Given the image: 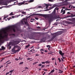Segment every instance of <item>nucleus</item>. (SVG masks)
<instances>
[{
  "label": "nucleus",
  "mask_w": 75,
  "mask_h": 75,
  "mask_svg": "<svg viewBox=\"0 0 75 75\" xmlns=\"http://www.w3.org/2000/svg\"><path fill=\"white\" fill-rule=\"evenodd\" d=\"M20 43V42L18 41H14V40H12V42H10L9 43L8 47H9V49H11V46L10 45L14 46L16 45H17Z\"/></svg>",
  "instance_id": "obj_1"
},
{
  "label": "nucleus",
  "mask_w": 75,
  "mask_h": 75,
  "mask_svg": "<svg viewBox=\"0 0 75 75\" xmlns=\"http://www.w3.org/2000/svg\"><path fill=\"white\" fill-rule=\"evenodd\" d=\"M10 28V27H7L2 30V31H3V33L4 35V37H7V32L9 31V30Z\"/></svg>",
  "instance_id": "obj_2"
},
{
  "label": "nucleus",
  "mask_w": 75,
  "mask_h": 75,
  "mask_svg": "<svg viewBox=\"0 0 75 75\" xmlns=\"http://www.w3.org/2000/svg\"><path fill=\"white\" fill-rule=\"evenodd\" d=\"M56 10V9L55 8L53 12H52V14H51L50 15L49 17V22H51L52 19H54V16H53V15H55V12L56 11H55Z\"/></svg>",
  "instance_id": "obj_3"
},
{
  "label": "nucleus",
  "mask_w": 75,
  "mask_h": 75,
  "mask_svg": "<svg viewBox=\"0 0 75 75\" xmlns=\"http://www.w3.org/2000/svg\"><path fill=\"white\" fill-rule=\"evenodd\" d=\"M35 16H42V17H45V18H47V17H49L48 19H49V17L50 16H48L46 14H40L38 13H35L34 14ZM49 21V20L48 19Z\"/></svg>",
  "instance_id": "obj_4"
},
{
  "label": "nucleus",
  "mask_w": 75,
  "mask_h": 75,
  "mask_svg": "<svg viewBox=\"0 0 75 75\" xmlns=\"http://www.w3.org/2000/svg\"><path fill=\"white\" fill-rule=\"evenodd\" d=\"M27 20L25 19H23L21 21V23H22V24H24V23L25 24H26V25H28V23H27Z\"/></svg>",
  "instance_id": "obj_5"
},
{
  "label": "nucleus",
  "mask_w": 75,
  "mask_h": 75,
  "mask_svg": "<svg viewBox=\"0 0 75 75\" xmlns=\"http://www.w3.org/2000/svg\"><path fill=\"white\" fill-rule=\"evenodd\" d=\"M52 35L55 38L56 37L58 36L59 35H61V33L60 32H58L56 33H55L54 34H52Z\"/></svg>",
  "instance_id": "obj_6"
},
{
  "label": "nucleus",
  "mask_w": 75,
  "mask_h": 75,
  "mask_svg": "<svg viewBox=\"0 0 75 75\" xmlns=\"http://www.w3.org/2000/svg\"><path fill=\"white\" fill-rule=\"evenodd\" d=\"M8 27H10V28L9 29V31H10V30H11V29H12L13 32H16V30L15 29V26H8Z\"/></svg>",
  "instance_id": "obj_7"
},
{
  "label": "nucleus",
  "mask_w": 75,
  "mask_h": 75,
  "mask_svg": "<svg viewBox=\"0 0 75 75\" xmlns=\"http://www.w3.org/2000/svg\"><path fill=\"white\" fill-rule=\"evenodd\" d=\"M17 48H18V50H20V47L17 45L14 46L13 49H16Z\"/></svg>",
  "instance_id": "obj_8"
},
{
  "label": "nucleus",
  "mask_w": 75,
  "mask_h": 75,
  "mask_svg": "<svg viewBox=\"0 0 75 75\" xmlns=\"http://www.w3.org/2000/svg\"><path fill=\"white\" fill-rule=\"evenodd\" d=\"M0 41L1 42H2V41H3V39H4V36H2L1 35V34H0Z\"/></svg>",
  "instance_id": "obj_9"
},
{
  "label": "nucleus",
  "mask_w": 75,
  "mask_h": 75,
  "mask_svg": "<svg viewBox=\"0 0 75 75\" xmlns=\"http://www.w3.org/2000/svg\"><path fill=\"white\" fill-rule=\"evenodd\" d=\"M12 52H14V54H15L16 52H18V51H20V50H15V49H14L13 48V49H12Z\"/></svg>",
  "instance_id": "obj_10"
},
{
  "label": "nucleus",
  "mask_w": 75,
  "mask_h": 75,
  "mask_svg": "<svg viewBox=\"0 0 75 75\" xmlns=\"http://www.w3.org/2000/svg\"><path fill=\"white\" fill-rule=\"evenodd\" d=\"M59 53L60 55H61V56H64V53L62 52L61 50H59Z\"/></svg>",
  "instance_id": "obj_11"
},
{
  "label": "nucleus",
  "mask_w": 75,
  "mask_h": 75,
  "mask_svg": "<svg viewBox=\"0 0 75 75\" xmlns=\"http://www.w3.org/2000/svg\"><path fill=\"white\" fill-rule=\"evenodd\" d=\"M25 2H26V1H23L22 2L19 3L18 4V6H21V5H22V4H24V3H25Z\"/></svg>",
  "instance_id": "obj_12"
},
{
  "label": "nucleus",
  "mask_w": 75,
  "mask_h": 75,
  "mask_svg": "<svg viewBox=\"0 0 75 75\" xmlns=\"http://www.w3.org/2000/svg\"><path fill=\"white\" fill-rule=\"evenodd\" d=\"M54 7H55V6H51L50 7V8L49 9H47V10H51V9H52V8H54Z\"/></svg>",
  "instance_id": "obj_13"
},
{
  "label": "nucleus",
  "mask_w": 75,
  "mask_h": 75,
  "mask_svg": "<svg viewBox=\"0 0 75 75\" xmlns=\"http://www.w3.org/2000/svg\"><path fill=\"white\" fill-rule=\"evenodd\" d=\"M46 47L48 48V47H49L48 48V50H49V51H50V48H51V46H50V45H46Z\"/></svg>",
  "instance_id": "obj_14"
},
{
  "label": "nucleus",
  "mask_w": 75,
  "mask_h": 75,
  "mask_svg": "<svg viewBox=\"0 0 75 75\" xmlns=\"http://www.w3.org/2000/svg\"><path fill=\"white\" fill-rule=\"evenodd\" d=\"M20 12H21L22 14H25H25H26V12H24V11H20Z\"/></svg>",
  "instance_id": "obj_15"
},
{
  "label": "nucleus",
  "mask_w": 75,
  "mask_h": 75,
  "mask_svg": "<svg viewBox=\"0 0 75 75\" xmlns=\"http://www.w3.org/2000/svg\"><path fill=\"white\" fill-rule=\"evenodd\" d=\"M55 37H54V36H53L52 38L50 39V40L51 41H52V40H54V38H55Z\"/></svg>",
  "instance_id": "obj_16"
},
{
  "label": "nucleus",
  "mask_w": 75,
  "mask_h": 75,
  "mask_svg": "<svg viewBox=\"0 0 75 75\" xmlns=\"http://www.w3.org/2000/svg\"><path fill=\"white\" fill-rule=\"evenodd\" d=\"M30 44H28V45L25 46V48L26 49V48H28V47H29L30 46Z\"/></svg>",
  "instance_id": "obj_17"
},
{
  "label": "nucleus",
  "mask_w": 75,
  "mask_h": 75,
  "mask_svg": "<svg viewBox=\"0 0 75 75\" xmlns=\"http://www.w3.org/2000/svg\"><path fill=\"white\" fill-rule=\"evenodd\" d=\"M11 62H10V63H7V64H6V66L5 67H8V66H9V64H11Z\"/></svg>",
  "instance_id": "obj_18"
},
{
  "label": "nucleus",
  "mask_w": 75,
  "mask_h": 75,
  "mask_svg": "<svg viewBox=\"0 0 75 75\" xmlns=\"http://www.w3.org/2000/svg\"><path fill=\"white\" fill-rule=\"evenodd\" d=\"M46 64H50V62L48 61H46L45 62Z\"/></svg>",
  "instance_id": "obj_19"
},
{
  "label": "nucleus",
  "mask_w": 75,
  "mask_h": 75,
  "mask_svg": "<svg viewBox=\"0 0 75 75\" xmlns=\"http://www.w3.org/2000/svg\"><path fill=\"white\" fill-rule=\"evenodd\" d=\"M1 48L2 50H5V49H6L5 47H4V46H2Z\"/></svg>",
  "instance_id": "obj_20"
},
{
  "label": "nucleus",
  "mask_w": 75,
  "mask_h": 75,
  "mask_svg": "<svg viewBox=\"0 0 75 75\" xmlns=\"http://www.w3.org/2000/svg\"><path fill=\"white\" fill-rule=\"evenodd\" d=\"M59 71H60L59 72V73H60V74H61V73H62V72H63V71H62V70H59Z\"/></svg>",
  "instance_id": "obj_21"
},
{
  "label": "nucleus",
  "mask_w": 75,
  "mask_h": 75,
  "mask_svg": "<svg viewBox=\"0 0 75 75\" xmlns=\"http://www.w3.org/2000/svg\"><path fill=\"white\" fill-rule=\"evenodd\" d=\"M24 62H21L20 63H19V65H21L22 64H23Z\"/></svg>",
  "instance_id": "obj_22"
},
{
  "label": "nucleus",
  "mask_w": 75,
  "mask_h": 75,
  "mask_svg": "<svg viewBox=\"0 0 75 75\" xmlns=\"http://www.w3.org/2000/svg\"><path fill=\"white\" fill-rule=\"evenodd\" d=\"M14 69H13V70H11L9 71V72H10V73H11L12 74V73L14 71Z\"/></svg>",
  "instance_id": "obj_23"
},
{
  "label": "nucleus",
  "mask_w": 75,
  "mask_h": 75,
  "mask_svg": "<svg viewBox=\"0 0 75 75\" xmlns=\"http://www.w3.org/2000/svg\"><path fill=\"white\" fill-rule=\"evenodd\" d=\"M68 3H67L64 4H63V5L64 6H67V5H68Z\"/></svg>",
  "instance_id": "obj_24"
},
{
  "label": "nucleus",
  "mask_w": 75,
  "mask_h": 75,
  "mask_svg": "<svg viewBox=\"0 0 75 75\" xmlns=\"http://www.w3.org/2000/svg\"><path fill=\"white\" fill-rule=\"evenodd\" d=\"M54 71H55V70L54 69L53 70H52L50 72H51V73H52V72H54Z\"/></svg>",
  "instance_id": "obj_25"
},
{
  "label": "nucleus",
  "mask_w": 75,
  "mask_h": 75,
  "mask_svg": "<svg viewBox=\"0 0 75 75\" xmlns=\"http://www.w3.org/2000/svg\"><path fill=\"white\" fill-rule=\"evenodd\" d=\"M13 12H11L10 14L9 15L10 16H13Z\"/></svg>",
  "instance_id": "obj_26"
},
{
  "label": "nucleus",
  "mask_w": 75,
  "mask_h": 75,
  "mask_svg": "<svg viewBox=\"0 0 75 75\" xmlns=\"http://www.w3.org/2000/svg\"><path fill=\"white\" fill-rule=\"evenodd\" d=\"M65 13V10H64L63 11V13H62V14H64Z\"/></svg>",
  "instance_id": "obj_27"
},
{
  "label": "nucleus",
  "mask_w": 75,
  "mask_h": 75,
  "mask_svg": "<svg viewBox=\"0 0 75 75\" xmlns=\"http://www.w3.org/2000/svg\"><path fill=\"white\" fill-rule=\"evenodd\" d=\"M58 60H59V62H61V59H60V58H58Z\"/></svg>",
  "instance_id": "obj_28"
},
{
  "label": "nucleus",
  "mask_w": 75,
  "mask_h": 75,
  "mask_svg": "<svg viewBox=\"0 0 75 75\" xmlns=\"http://www.w3.org/2000/svg\"><path fill=\"white\" fill-rule=\"evenodd\" d=\"M11 35H13L14 36H16V35L14 34H11Z\"/></svg>",
  "instance_id": "obj_29"
},
{
  "label": "nucleus",
  "mask_w": 75,
  "mask_h": 75,
  "mask_svg": "<svg viewBox=\"0 0 75 75\" xmlns=\"http://www.w3.org/2000/svg\"><path fill=\"white\" fill-rule=\"evenodd\" d=\"M44 67H45V66L44 65H42V66H41V68H44Z\"/></svg>",
  "instance_id": "obj_30"
},
{
  "label": "nucleus",
  "mask_w": 75,
  "mask_h": 75,
  "mask_svg": "<svg viewBox=\"0 0 75 75\" xmlns=\"http://www.w3.org/2000/svg\"><path fill=\"white\" fill-rule=\"evenodd\" d=\"M68 0H65L64 1V3H68V2H67V1H68Z\"/></svg>",
  "instance_id": "obj_31"
},
{
  "label": "nucleus",
  "mask_w": 75,
  "mask_h": 75,
  "mask_svg": "<svg viewBox=\"0 0 75 75\" xmlns=\"http://www.w3.org/2000/svg\"><path fill=\"white\" fill-rule=\"evenodd\" d=\"M45 62H41V64H45Z\"/></svg>",
  "instance_id": "obj_32"
},
{
  "label": "nucleus",
  "mask_w": 75,
  "mask_h": 75,
  "mask_svg": "<svg viewBox=\"0 0 75 75\" xmlns=\"http://www.w3.org/2000/svg\"><path fill=\"white\" fill-rule=\"evenodd\" d=\"M7 17H8V16H6L4 17V19H5V18H7Z\"/></svg>",
  "instance_id": "obj_33"
},
{
  "label": "nucleus",
  "mask_w": 75,
  "mask_h": 75,
  "mask_svg": "<svg viewBox=\"0 0 75 75\" xmlns=\"http://www.w3.org/2000/svg\"><path fill=\"white\" fill-rule=\"evenodd\" d=\"M69 24H72V22H69Z\"/></svg>",
  "instance_id": "obj_34"
},
{
  "label": "nucleus",
  "mask_w": 75,
  "mask_h": 75,
  "mask_svg": "<svg viewBox=\"0 0 75 75\" xmlns=\"http://www.w3.org/2000/svg\"><path fill=\"white\" fill-rule=\"evenodd\" d=\"M35 19L36 20H38V17H35Z\"/></svg>",
  "instance_id": "obj_35"
},
{
  "label": "nucleus",
  "mask_w": 75,
  "mask_h": 75,
  "mask_svg": "<svg viewBox=\"0 0 75 75\" xmlns=\"http://www.w3.org/2000/svg\"><path fill=\"white\" fill-rule=\"evenodd\" d=\"M30 2H33L34 1V0H30Z\"/></svg>",
  "instance_id": "obj_36"
},
{
  "label": "nucleus",
  "mask_w": 75,
  "mask_h": 75,
  "mask_svg": "<svg viewBox=\"0 0 75 75\" xmlns=\"http://www.w3.org/2000/svg\"><path fill=\"white\" fill-rule=\"evenodd\" d=\"M10 74V72H8L6 73V74L5 75H7L8 74Z\"/></svg>",
  "instance_id": "obj_37"
},
{
  "label": "nucleus",
  "mask_w": 75,
  "mask_h": 75,
  "mask_svg": "<svg viewBox=\"0 0 75 75\" xmlns=\"http://www.w3.org/2000/svg\"><path fill=\"white\" fill-rule=\"evenodd\" d=\"M15 59L16 61H18V60H19L18 59H17V58H15Z\"/></svg>",
  "instance_id": "obj_38"
},
{
  "label": "nucleus",
  "mask_w": 75,
  "mask_h": 75,
  "mask_svg": "<svg viewBox=\"0 0 75 75\" xmlns=\"http://www.w3.org/2000/svg\"><path fill=\"white\" fill-rule=\"evenodd\" d=\"M38 66L40 67H41V66H42V64H40L38 65Z\"/></svg>",
  "instance_id": "obj_39"
},
{
  "label": "nucleus",
  "mask_w": 75,
  "mask_h": 75,
  "mask_svg": "<svg viewBox=\"0 0 75 75\" xmlns=\"http://www.w3.org/2000/svg\"><path fill=\"white\" fill-rule=\"evenodd\" d=\"M48 5H46V8H48Z\"/></svg>",
  "instance_id": "obj_40"
},
{
  "label": "nucleus",
  "mask_w": 75,
  "mask_h": 75,
  "mask_svg": "<svg viewBox=\"0 0 75 75\" xmlns=\"http://www.w3.org/2000/svg\"><path fill=\"white\" fill-rule=\"evenodd\" d=\"M43 70H44V71H47V70L46 69H43Z\"/></svg>",
  "instance_id": "obj_41"
},
{
  "label": "nucleus",
  "mask_w": 75,
  "mask_h": 75,
  "mask_svg": "<svg viewBox=\"0 0 75 75\" xmlns=\"http://www.w3.org/2000/svg\"><path fill=\"white\" fill-rule=\"evenodd\" d=\"M40 51H44V49H42L40 50Z\"/></svg>",
  "instance_id": "obj_42"
},
{
  "label": "nucleus",
  "mask_w": 75,
  "mask_h": 75,
  "mask_svg": "<svg viewBox=\"0 0 75 75\" xmlns=\"http://www.w3.org/2000/svg\"><path fill=\"white\" fill-rule=\"evenodd\" d=\"M27 59L28 60H30V59H31V58H28V59Z\"/></svg>",
  "instance_id": "obj_43"
},
{
  "label": "nucleus",
  "mask_w": 75,
  "mask_h": 75,
  "mask_svg": "<svg viewBox=\"0 0 75 75\" xmlns=\"http://www.w3.org/2000/svg\"><path fill=\"white\" fill-rule=\"evenodd\" d=\"M19 59H20L21 60V59H23V58H21V57H19Z\"/></svg>",
  "instance_id": "obj_44"
},
{
  "label": "nucleus",
  "mask_w": 75,
  "mask_h": 75,
  "mask_svg": "<svg viewBox=\"0 0 75 75\" xmlns=\"http://www.w3.org/2000/svg\"><path fill=\"white\" fill-rule=\"evenodd\" d=\"M51 52V53H49L48 54H52V53H53V52Z\"/></svg>",
  "instance_id": "obj_45"
},
{
  "label": "nucleus",
  "mask_w": 75,
  "mask_h": 75,
  "mask_svg": "<svg viewBox=\"0 0 75 75\" xmlns=\"http://www.w3.org/2000/svg\"><path fill=\"white\" fill-rule=\"evenodd\" d=\"M38 8H41V6H39L38 7Z\"/></svg>",
  "instance_id": "obj_46"
},
{
  "label": "nucleus",
  "mask_w": 75,
  "mask_h": 75,
  "mask_svg": "<svg viewBox=\"0 0 75 75\" xmlns=\"http://www.w3.org/2000/svg\"><path fill=\"white\" fill-rule=\"evenodd\" d=\"M44 52H47L48 51H47V50H46L45 51H44Z\"/></svg>",
  "instance_id": "obj_47"
},
{
  "label": "nucleus",
  "mask_w": 75,
  "mask_h": 75,
  "mask_svg": "<svg viewBox=\"0 0 75 75\" xmlns=\"http://www.w3.org/2000/svg\"><path fill=\"white\" fill-rule=\"evenodd\" d=\"M35 20V19H33V18H31V19H30V20Z\"/></svg>",
  "instance_id": "obj_48"
},
{
  "label": "nucleus",
  "mask_w": 75,
  "mask_h": 75,
  "mask_svg": "<svg viewBox=\"0 0 75 75\" xmlns=\"http://www.w3.org/2000/svg\"><path fill=\"white\" fill-rule=\"evenodd\" d=\"M72 17H75V15H73L72 16Z\"/></svg>",
  "instance_id": "obj_49"
},
{
  "label": "nucleus",
  "mask_w": 75,
  "mask_h": 75,
  "mask_svg": "<svg viewBox=\"0 0 75 75\" xmlns=\"http://www.w3.org/2000/svg\"><path fill=\"white\" fill-rule=\"evenodd\" d=\"M8 20H10V18H7Z\"/></svg>",
  "instance_id": "obj_50"
},
{
  "label": "nucleus",
  "mask_w": 75,
  "mask_h": 75,
  "mask_svg": "<svg viewBox=\"0 0 75 75\" xmlns=\"http://www.w3.org/2000/svg\"><path fill=\"white\" fill-rule=\"evenodd\" d=\"M41 54H44V52L42 51L41 52Z\"/></svg>",
  "instance_id": "obj_51"
},
{
  "label": "nucleus",
  "mask_w": 75,
  "mask_h": 75,
  "mask_svg": "<svg viewBox=\"0 0 75 75\" xmlns=\"http://www.w3.org/2000/svg\"><path fill=\"white\" fill-rule=\"evenodd\" d=\"M36 24H37V25H38V24H39V23H38V22H37V23H36Z\"/></svg>",
  "instance_id": "obj_52"
},
{
  "label": "nucleus",
  "mask_w": 75,
  "mask_h": 75,
  "mask_svg": "<svg viewBox=\"0 0 75 75\" xmlns=\"http://www.w3.org/2000/svg\"><path fill=\"white\" fill-rule=\"evenodd\" d=\"M53 1V0H49V1Z\"/></svg>",
  "instance_id": "obj_53"
},
{
  "label": "nucleus",
  "mask_w": 75,
  "mask_h": 75,
  "mask_svg": "<svg viewBox=\"0 0 75 75\" xmlns=\"http://www.w3.org/2000/svg\"><path fill=\"white\" fill-rule=\"evenodd\" d=\"M56 9V10H58L59 9V8H55Z\"/></svg>",
  "instance_id": "obj_54"
},
{
  "label": "nucleus",
  "mask_w": 75,
  "mask_h": 75,
  "mask_svg": "<svg viewBox=\"0 0 75 75\" xmlns=\"http://www.w3.org/2000/svg\"><path fill=\"white\" fill-rule=\"evenodd\" d=\"M66 10H69V9H68V8H66L65 9Z\"/></svg>",
  "instance_id": "obj_55"
},
{
  "label": "nucleus",
  "mask_w": 75,
  "mask_h": 75,
  "mask_svg": "<svg viewBox=\"0 0 75 75\" xmlns=\"http://www.w3.org/2000/svg\"><path fill=\"white\" fill-rule=\"evenodd\" d=\"M61 60L62 61H64V60H63V59H62V58H61Z\"/></svg>",
  "instance_id": "obj_56"
},
{
  "label": "nucleus",
  "mask_w": 75,
  "mask_h": 75,
  "mask_svg": "<svg viewBox=\"0 0 75 75\" xmlns=\"http://www.w3.org/2000/svg\"><path fill=\"white\" fill-rule=\"evenodd\" d=\"M25 69H28V67H26L25 68Z\"/></svg>",
  "instance_id": "obj_57"
},
{
  "label": "nucleus",
  "mask_w": 75,
  "mask_h": 75,
  "mask_svg": "<svg viewBox=\"0 0 75 75\" xmlns=\"http://www.w3.org/2000/svg\"><path fill=\"white\" fill-rule=\"evenodd\" d=\"M10 62V60H9L8 61H7L6 63V64H7V62Z\"/></svg>",
  "instance_id": "obj_58"
},
{
  "label": "nucleus",
  "mask_w": 75,
  "mask_h": 75,
  "mask_svg": "<svg viewBox=\"0 0 75 75\" xmlns=\"http://www.w3.org/2000/svg\"><path fill=\"white\" fill-rule=\"evenodd\" d=\"M67 14H71V13H70L69 12H68L67 13Z\"/></svg>",
  "instance_id": "obj_59"
},
{
  "label": "nucleus",
  "mask_w": 75,
  "mask_h": 75,
  "mask_svg": "<svg viewBox=\"0 0 75 75\" xmlns=\"http://www.w3.org/2000/svg\"><path fill=\"white\" fill-rule=\"evenodd\" d=\"M62 58H63V59H65V57H64L63 56H62Z\"/></svg>",
  "instance_id": "obj_60"
},
{
  "label": "nucleus",
  "mask_w": 75,
  "mask_h": 75,
  "mask_svg": "<svg viewBox=\"0 0 75 75\" xmlns=\"http://www.w3.org/2000/svg\"><path fill=\"white\" fill-rule=\"evenodd\" d=\"M3 67V66H1V67H0V68H1L2 67Z\"/></svg>",
  "instance_id": "obj_61"
},
{
  "label": "nucleus",
  "mask_w": 75,
  "mask_h": 75,
  "mask_svg": "<svg viewBox=\"0 0 75 75\" xmlns=\"http://www.w3.org/2000/svg\"><path fill=\"white\" fill-rule=\"evenodd\" d=\"M36 56H39V55L38 54H36Z\"/></svg>",
  "instance_id": "obj_62"
},
{
  "label": "nucleus",
  "mask_w": 75,
  "mask_h": 75,
  "mask_svg": "<svg viewBox=\"0 0 75 75\" xmlns=\"http://www.w3.org/2000/svg\"><path fill=\"white\" fill-rule=\"evenodd\" d=\"M45 72H44L43 75H44L45 74Z\"/></svg>",
  "instance_id": "obj_63"
},
{
  "label": "nucleus",
  "mask_w": 75,
  "mask_h": 75,
  "mask_svg": "<svg viewBox=\"0 0 75 75\" xmlns=\"http://www.w3.org/2000/svg\"><path fill=\"white\" fill-rule=\"evenodd\" d=\"M55 65H57V63H56V62H55Z\"/></svg>",
  "instance_id": "obj_64"
}]
</instances>
